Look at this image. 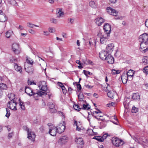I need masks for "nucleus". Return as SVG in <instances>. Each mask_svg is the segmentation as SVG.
I'll list each match as a JSON object with an SVG mask.
<instances>
[{"mask_svg":"<svg viewBox=\"0 0 148 148\" xmlns=\"http://www.w3.org/2000/svg\"><path fill=\"white\" fill-rule=\"evenodd\" d=\"M97 111H94L92 114V116L93 115H96L98 114L99 113H102L101 112L99 109H97Z\"/></svg>","mask_w":148,"mask_h":148,"instance_id":"de8ad7c7","label":"nucleus"},{"mask_svg":"<svg viewBox=\"0 0 148 148\" xmlns=\"http://www.w3.org/2000/svg\"><path fill=\"white\" fill-rule=\"evenodd\" d=\"M24 130L27 132V138L30 139L32 141H34L35 140L36 135L33 132H32L31 130H29V128L26 126L23 127Z\"/></svg>","mask_w":148,"mask_h":148,"instance_id":"f257e3e1","label":"nucleus"},{"mask_svg":"<svg viewBox=\"0 0 148 148\" xmlns=\"http://www.w3.org/2000/svg\"><path fill=\"white\" fill-rule=\"evenodd\" d=\"M7 20V18L5 14H3L2 10H0V21L5 22Z\"/></svg>","mask_w":148,"mask_h":148,"instance_id":"a211bd4d","label":"nucleus"},{"mask_svg":"<svg viewBox=\"0 0 148 148\" xmlns=\"http://www.w3.org/2000/svg\"><path fill=\"white\" fill-rule=\"evenodd\" d=\"M93 116H94L95 118L97 119L98 120L100 119V118H98L101 117L103 116L102 115H100V114L98 115L97 114L95 115H93Z\"/></svg>","mask_w":148,"mask_h":148,"instance_id":"3c124183","label":"nucleus"},{"mask_svg":"<svg viewBox=\"0 0 148 148\" xmlns=\"http://www.w3.org/2000/svg\"><path fill=\"white\" fill-rule=\"evenodd\" d=\"M63 91V92L64 93V92L66 93V88L64 86H62L61 87Z\"/></svg>","mask_w":148,"mask_h":148,"instance_id":"680f3d73","label":"nucleus"},{"mask_svg":"<svg viewBox=\"0 0 148 148\" xmlns=\"http://www.w3.org/2000/svg\"><path fill=\"white\" fill-rule=\"evenodd\" d=\"M74 108L77 110H80L82 109V108H80L79 107V106L77 104H74L73 105Z\"/></svg>","mask_w":148,"mask_h":148,"instance_id":"a19ab883","label":"nucleus"},{"mask_svg":"<svg viewBox=\"0 0 148 148\" xmlns=\"http://www.w3.org/2000/svg\"><path fill=\"white\" fill-rule=\"evenodd\" d=\"M115 18L116 19H121L123 18V17L122 16H115Z\"/></svg>","mask_w":148,"mask_h":148,"instance_id":"13d9d810","label":"nucleus"},{"mask_svg":"<svg viewBox=\"0 0 148 148\" xmlns=\"http://www.w3.org/2000/svg\"><path fill=\"white\" fill-rule=\"evenodd\" d=\"M20 105L22 110H24L25 109V107L23 103L20 101Z\"/></svg>","mask_w":148,"mask_h":148,"instance_id":"49530a36","label":"nucleus"},{"mask_svg":"<svg viewBox=\"0 0 148 148\" xmlns=\"http://www.w3.org/2000/svg\"><path fill=\"white\" fill-rule=\"evenodd\" d=\"M38 92V95H39V96H42L43 95H47V94H46L45 92H43L41 91Z\"/></svg>","mask_w":148,"mask_h":148,"instance_id":"8fccbe9b","label":"nucleus"},{"mask_svg":"<svg viewBox=\"0 0 148 148\" xmlns=\"http://www.w3.org/2000/svg\"><path fill=\"white\" fill-rule=\"evenodd\" d=\"M14 66L15 70L16 71L19 72L21 74L22 73V68L21 66H18L16 63H14Z\"/></svg>","mask_w":148,"mask_h":148,"instance_id":"412c9836","label":"nucleus"},{"mask_svg":"<svg viewBox=\"0 0 148 148\" xmlns=\"http://www.w3.org/2000/svg\"><path fill=\"white\" fill-rule=\"evenodd\" d=\"M104 19L101 17H98L95 20L96 23L98 26L101 25L102 23L104 22Z\"/></svg>","mask_w":148,"mask_h":148,"instance_id":"f3484780","label":"nucleus"},{"mask_svg":"<svg viewBox=\"0 0 148 148\" xmlns=\"http://www.w3.org/2000/svg\"><path fill=\"white\" fill-rule=\"evenodd\" d=\"M89 5L92 8H95L96 7L95 3L92 1H90L89 3Z\"/></svg>","mask_w":148,"mask_h":148,"instance_id":"ea45409f","label":"nucleus"},{"mask_svg":"<svg viewBox=\"0 0 148 148\" xmlns=\"http://www.w3.org/2000/svg\"><path fill=\"white\" fill-rule=\"evenodd\" d=\"M49 32L50 33H54L56 32L55 29L53 27H49L48 29Z\"/></svg>","mask_w":148,"mask_h":148,"instance_id":"a18cd8bd","label":"nucleus"},{"mask_svg":"<svg viewBox=\"0 0 148 148\" xmlns=\"http://www.w3.org/2000/svg\"><path fill=\"white\" fill-rule=\"evenodd\" d=\"M0 88L1 89L6 90L7 86L5 84L1 83L0 84Z\"/></svg>","mask_w":148,"mask_h":148,"instance_id":"c756f323","label":"nucleus"},{"mask_svg":"<svg viewBox=\"0 0 148 148\" xmlns=\"http://www.w3.org/2000/svg\"><path fill=\"white\" fill-rule=\"evenodd\" d=\"M108 54L106 51H102L99 53V57L101 59L105 60L107 56H108Z\"/></svg>","mask_w":148,"mask_h":148,"instance_id":"2eb2a0df","label":"nucleus"},{"mask_svg":"<svg viewBox=\"0 0 148 148\" xmlns=\"http://www.w3.org/2000/svg\"><path fill=\"white\" fill-rule=\"evenodd\" d=\"M38 86L40 89L43 91H46L47 89V85L46 82H40Z\"/></svg>","mask_w":148,"mask_h":148,"instance_id":"20e7f679","label":"nucleus"},{"mask_svg":"<svg viewBox=\"0 0 148 148\" xmlns=\"http://www.w3.org/2000/svg\"><path fill=\"white\" fill-rule=\"evenodd\" d=\"M12 31L9 30L6 33V36L7 38H9L11 36L12 34Z\"/></svg>","mask_w":148,"mask_h":148,"instance_id":"72a5a7b5","label":"nucleus"},{"mask_svg":"<svg viewBox=\"0 0 148 148\" xmlns=\"http://www.w3.org/2000/svg\"><path fill=\"white\" fill-rule=\"evenodd\" d=\"M64 15V13L62 11V10L60 9H59L57 13V17L58 18L62 17Z\"/></svg>","mask_w":148,"mask_h":148,"instance_id":"bb28decb","label":"nucleus"},{"mask_svg":"<svg viewBox=\"0 0 148 148\" xmlns=\"http://www.w3.org/2000/svg\"><path fill=\"white\" fill-rule=\"evenodd\" d=\"M43 33L44 35L45 36H48L49 35V33L47 31H44Z\"/></svg>","mask_w":148,"mask_h":148,"instance_id":"e2e57ef3","label":"nucleus"},{"mask_svg":"<svg viewBox=\"0 0 148 148\" xmlns=\"http://www.w3.org/2000/svg\"><path fill=\"white\" fill-rule=\"evenodd\" d=\"M128 77L126 74H123L121 76V79L123 83L125 84L126 83Z\"/></svg>","mask_w":148,"mask_h":148,"instance_id":"4be33fe9","label":"nucleus"},{"mask_svg":"<svg viewBox=\"0 0 148 148\" xmlns=\"http://www.w3.org/2000/svg\"><path fill=\"white\" fill-rule=\"evenodd\" d=\"M108 37L107 36V35H103L100 38V42L101 44H104L106 43L107 40V39Z\"/></svg>","mask_w":148,"mask_h":148,"instance_id":"5701e85b","label":"nucleus"},{"mask_svg":"<svg viewBox=\"0 0 148 148\" xmlns=\"http://www.w3.org/2000/svg\"><path fill=\"white\" fill-rule=\"evenodd\" d=\"M145 26L148 28V19L146 20L145 23Z\"/></svg>","mask_w":148,"mask_h":148,"instance_id":"338daca9","label":"nucleus"},{"mask_svg":"<svg viewBox=\"0 0 148 148\" xmlns=\"http://www.w3.org/2000/svg\"><path fill=\"white\" fill-rule=\"evenodd\" d=\"M65 125H63V124L60 123L58 126L57 127V128H56L57 132L59 134L62 133L65 130Z\"/></svg>","mask_w":148,"mask_h":148,"instance_id":"9d476101","label":"nucleus"},{"mask_svg":"<svg viewBox=\"0 0 148 148\" xmlns=\"http://www.w3.org/2000/svg\"><path fill=\"white\" fill-rule=\"evenodd\" d=\"M82 108V109L88 110L90 109V106H89L88 104H87L86 105L84 104H83Z\"/></svg>","mask_w":148,"mask_h":148,"instance_id":"c85d7f7f","label":"nucleus"},{"mask_svg":"<svg viewBox=\"0 0 148 148\" xmlns=\"http://www.w3.org/2000/svg\"><path fill=\"white\" fill-rule=\"evenodd\" d=\"M48 106L49 107L50 111L52 113H55L56 110L54 107V104L51 103H49L48 104Z\"/></svg>","mask_w":148,"mask_h":148,"instance_id":"6ab92c4d","label":"nucleus"},{"mask_svg":"<svg viewBox=\"0 0 148 148\" xmlns=\"http://www.w3.org/2000/svg\"><path fill=\"white\" fill-rule=\"evenodd\" d=\"M77 126L76 128V130L80 131L81 130H82L84 129V127L82 126Z\"/></svg>","mask_w":148,"mask_h":148,"instance_id":"09e8293b","label":"nucleus"},{"mask_svg":"<svg viewBox=\"0 0 148 148\" xmlns=\"http://www.w3.org/2000/svg\"><path fill=\"white\" fill-rule=\"evenodd\" d=\"M103 29L105 35H107V37L109 36L111 30V26L108 23H106L103 26Z\"/></svg>","mask_w":148,"mask_h":148,"instance_id":"f03ea898","label":"nucleus"},{"mask_svg":"<svg viewBox=\"0 0 148 148\" xmlns=\"http://www.w3.org/2000/svg\"><path fill=\"white\" fill-rule=\"evenodd\" d=\"M108 136V134L107 133L104 134L102 137V138L103 139V141L104 139H105Z\"/></svg>","mask_w":148,"mask_h":148,"instance_id":"6e6d98bb","label":"nucleus"},{"mask_svg":"<svg viewBox=\"0 0 148 148\" xmlns=\"http://www.w3.org/2000/svg\"><path fill=\"white\" fill-rule=\"evenodd\" d=\"M59 114L60 115L62 116V117H64V114L62 112L60 111L59 112Z\"/></svg>","mask_w":148,"mask_h":148,"instance_id":"774afa93","label":"nucleus"},{"mask_svg":"<svg viewBox=\"0 0 148 148\" xmlns=\"http://www.w3.org/2000/svg\"><path fill=\"white\" fill-rule=\"evenodd\" d=\"M140 50L143 53H145L148 51V42H140Z\"/></svg>","mask_w":148,"mask_h":148,"instance_id":"7ed1b4c3","label":"nucleus"},{"mask_svg":"<svg viewBox=\"0 0 148 148\" xmlns=\"http://www.w3.org/2000/svg\"><path fill=\"white\" fill-rule=\"evenodd\" d=\"M16 103L15 102L13 99L11 100V101L8 102L7 104L8 107L12 110H16Z\"/></svg>","mask_w":148,"mask_h":148,"instance_id":"39448f33","label":"nucleus"},{"mask_svg":"<svg viewBox=\"0 0 148 148\" xmlns=\"http://www.w3.org/2000/svg\"><path fill=\"white\" fill-rule=\"evenodd\" d=\"M26 61L27 63H25V64H26V65L27 64H30L32 65V64L33 62V61L32 60V59L29 58V59H27L26 60Z\"/></svg>","mask_w":148,"mask_h":148,"instance_id":"79ce46f5","label":"nucleus"},{"mask_svg":"<svg viewBox=\"0 0 148 148\" xmlns=\"http://www.w3.org/2000/svg\"><path fill=\"white\" fill-rule=\"evenodd\" d=\"M25 92L30 96L33 95V92L32 90L29 87H26L25 88Z\"/></svg>","mask_w":148,"mask_h":148,"instance_id":"aec40b11","label":"nucleus"},{"mask_svg":"<svg viewBox=\"0 0 148 148\" xmlns=\"http://www.w3.org/2000/svg\"><path fill=\"white\" fill-rule=\"evenodd\" d=\"M132 99L134 100H139L140 99L139 94L138 93L133 94L132 96Z\"/></svg>","mask_w":148,"mask_h":148,"instance_id":"393cba45","label":"nucleus"},{"mask_svg":"<svg viewBox=\"0 0 148 148\" xmlns=\"http://www.w3.org/2000/svg\"><path fill=\"white\" fill-rule=\"evenodd\" d=\"M139 40L140 42H148V35L146 33L142 34L139 36Z\"/></svg>","mask_w":148,"mask_h":148,"instance_id":"0eeeda50","label":"nucleus"},{"mask_svg":"<svg viewBox=\"0 0 148 148\" xmlns=\"http://www.w3.org/2000/svg\"><path fill=\"white\" fill-rule=\"evenodd\" d=\"M83 72L84 74L86 75L87 76V74L89 75H92V74L90 72L88 71H87L86 70H84Z\"/></svg>","mask_w":148,"mask_h":148,"instance_id":"5fc2aeb1","label":"nucleus"},{"mask_svg":"<svg viewBox=\"0 0 148 148\" xmlns=\"http://www.w3.org/2000/svg\"><path fill=\"white\" fill-rule=\"evenodd\" d=\"M143 72L146 74H148V66L145 67L143 69Z\"/></svg>","mask_w":148,"mask_h":148,"instance_id":"603ef678","label":"nucleus"},{"mask_svg":"<svg viewBox=\"0 0 148 148\" xmlns=\"http://www.w3.org/2000/svg\"><path fill=\"white\" fill-rule=\"evenodd\" d=\"M114 46L113 43L108 44L106 49V51L108 54H110L113 50Z\"/></svg>","mask_w":148,"mask_h":148,"instance_id":"f8f14e48","label":"nucleus"},{"mask_svg":"<svg viewBox=\"0 0 148 148\" xmlns=\"http://www.w3.org/2000/svg\"><path fill=\"white\" fill-rule=\"evenodd\" d=\"M78 99L80 101H83L84 99V95L80 93L78 96Z\"/></svg>","mask_w":148,"mask_h":148,"instance_id":"4c0bfd02","label":"nucleus"},{"mask_svg":"<svg viewBox=\"0 0 148 148\" xmlns=\"http://www.w3.org/2000/svg\"><path fill=\"white\" fill-rule=\"evenodd\" d=\"M29 31L30 33L32 34H34L35 32L32 29H29Z\"/></svg>","mask_w":148,"mask_h":148,"instance_id":"69168bd1","label":"nucleus"},{"mask_svg":"<svg viewBox=\"0 0 148 148\" xmlns=\"http://www.w3.org/2000/svg\"><path fill=\"white\" fill-rule=\"evenodd\" d=\"M143 63L144 65H145L148 63V57L145 56L143 59Z\"/></svg>","mask_w":148,"mask_h":148,"instance_id":"473e14b6","label":"nucleus"},{"mask_svg":"<svg viewBox=\"0 0 148 148\" xmlns=\"http://www.w3.org/2000/svg\"><path fill=\"white\" fill-rule=\"evenodd\" d=\"M73 125L82 126V123L80 122H77V121L75 120H74V123Z\"/></svg>","mask_w":148,"mask_h":148,"instance_id":"37998d69","label":"nucleus"},{"mask_svg":"<svg viewBox=\"0 0 148 148\" xmlns=\"http://www.w3.org/2000/svg\"><path fill=\"white\" fill-rule=\"evenodd\" d=\"M107 12L109 14L113 15L116 16L118 13V12L115 10L111 8L110 7H108L106 9Z\"/></svg>","mask_w":148,"mask_h":148,"instance_id":"9b49d317","label":"nucleus"},{"mask_svg":"<svg viewBox=\"0 0 148 148\" xmlns=\"http://www.w3.org/2000/svg\"><path fill=\"white\" fill-rule=\"evenodd\" d=\"M68 137L66 136H63L60 138L59 142L62 145L65 144L68 141Z\"/></svg>","mask_w":148,"mask_h":148,"instance_id":"4468645a","label":"nucleus"},{"mask_svg":"<svg viewBox=\"0 0 148 148\" xmlns=\"http://www.w3.org/2000/svg\"><path fill=\"white\" fill-rule=\"evenodd\" d=\"M134 72L132 70H130L127 72V73H126L128 77H130V79H132V77L133 76Z\"/></svg>","mask_w":148,"mask_h":148,"instance_id":"a878e982","label":"nucleus"},{"mask_svg":"<svg viewBox=\"0 0 148 148\" xmlns=\"http://www.w3.org/2000/svg\"><path fill=\"white\" fill-rule=\"evenodd\" d=\"M27 25L29 27L33 28L34 27H39V26L36 25H35L32 24V23L30 22H28L27 23Z\"/></svg>","mask_w":148,"mask_h":148,"instance_id":"cd10ccee","label":"nucleus"},{"mask_svg":"<svg viewBox=\"0 0 148 148\" xmlns=\"http://www.w3.org/2000/svg\"><path fill=\"white\" fill-rule=\"evenodd\" d=\"M12 49L15 53H18L20 52L19 45L17 43H14L12 44Z\"/></svg>","mask_w":148,"mask_h":148,"instance_id":"6e6552de","label":"nucleus"},{"mask_svg":"<svg viewBox=\"0 0 148 148\" xmlns=\"http://www.w3.org/2000/svg\"><path fill=\"white\" fill-rule=\"evenodd\" d=\"M25 69L29 74H32L33 73V70L30 67H28L25 64L24 65Z\"/></svg>","mask_w":148,"mask_h":148,"instance_id":"b1692460","label":"nucleus"},{"mask_svg":"<svg viewBox=\"0 0 148 148\" xmlns=\"http://www.w3.org/2000/svg\"><path fill=\"white\" fill-rule=\"evenodd\" d=\"M17 61V58H15L14 57H12L10 58V63H15Z\"/></svg>","mask_w":148,"mask_h":148,"instance_id":"c9c22d12","label":"nucleus"},{"mask_svg":"<svg viewBox=\"0 0 148 148\" xmlns=\"http://www.w3.org/2000/svg\"><path fill=\"white\" fill-rule=\"evenodd\" d=\"M77 144V147L79 148H82L83 146L84 142L82 138H79L75 140Z\"/></svg>","mask_w":148,"mask_h":148,"instance_id":"dca6fc26","label":"nucleus"},{"mask_svg":"<svg viewBox=\"0 0 148 148\" xmlns=\"http://www.w3.org/2000/svg\"><path fill=\"white\" fill-rule=\"evenodd\" d=\"M112 117L113 118V119H114V120H116V122H113V123H114L115 124L117 125L118 123V120L117 119L116 117V116H114Z\"/></svg>","mask_w":148,"mask_h":148,"instance_id":"bf43d9fd","label":"nucleus"},{"mask_svg":"<svg viewBox=\"0 0 148 148\" xmlns=\"http://www.w3.org/2000/svg\"><path fill=\"white\" fill-rule=\"evenodd\" d=\"M8 2L10 4L13 5L15 6L17 5V3L15 0H10Z\"/></svg>","mask_w":148,"mask_h":148,"instance_id":"f704fd0d","label":"nucleus"},{"mask_svg":"<svg viewBox=\"0 0 148 148\" xmlns=\"http://www.w3.org/2000/svg\"><path fill=\"white\" fill-rule=\"evenodd\" d=\"M57 130L56 127V126L51 127L49 129V133L51 135L55 136L56 135Z\"/></svg>","mask_w":148,"mask_h":148,"instance_id":"1a4fd4ad","label":"nucleus"},{"mask_svg":"<svg viewBox=\"0 0 148 148\" xmlns=\"http://www.w3.org/2000/svg\"><path fill=\"white\" fill-rule=\"evenodd\" d=\"M50 21L51 23L55 24H56L58 23V20L53 18H50Z\"/></svg>","mask_w":148,"mask_h":148,"instance_id":"58836bf2","label":"nucleus"},{"mask_svg":"<svg viewBox=\"0 0 148 148\" xmlns=\"http://www.w3.org/2000/svg\"><path fill=\"white\" fill-rule=\"evenodd\" d=\"M93 139H95L99 142H103V139L102 138V137L100 136H95L93 138Z\"/></svg>","mask_w":148,"mask_h":148,"instance_id":"7c9ffc66","label":"nucleus"},{"mask_svg":"<svg viewBox=\"0 0 148 148\" xmlns=\"http://www.w3.org/2000/svg\"><path fill=\"white\" fill-rule=\"evenodd\" d=\"M111 73L113 75L116 74H118L120 73V71L119 70H116L113 69L111 70Z\"/></svg>","mask_w":148,"mask_h":148,"instance_id":"e433bc0d","label":"nucleus"},{"mask_svg":"<svg viewBox=\"0 0 148 148\" xmlns=\"http://www.w3.org/2000/svg\"><path fill=\"white\" fill-rule=\"evenodd\" d=\"M112 142L113 145L116 147H119L120 146L122 145L123 144L122 141L117 138H112Z\"/></svg>","mask_w":148,"mask_h":148,"instance_id":"423d86ee","label":"nucleus"},{"mask_svg":"<svg viewBox=\"0 0 148 148\" xmlns=\"http://www.w3.org/2000/svg\"><path fill=\"white\" fill-rule=\"evenodd\" d=\"M105 60L107 61L108 64H113L114 62V58L110 54H108V55L107 56Z\"/></svg>","mask_w":148,"mask_h":148,"instance_id":"ddd939ff","label":"nucleus"},{"mask_svg":"<svg viewBox=\"0 0 148 148\" xmlns=\"http://www.w3.org/2000/svg\"><path fill=\"white\" fill-rule=\"evenodd\" d=\"M114 93L112 91H110L107 93L108 96L110 98H112L114 97Z\"/></svg>","mask_w":148,"mask_h":148,"instance_id":"2f4dec72","label":"nucleus"},{"mask_svg":"<svg viewBox=\"0 0 148 148\" xmlns=\"http://www.w3.org/2000/svg\"><path fill=\"white\" fill-rule=\"evenodd\" d=\"M6 114L5 115V116L7 117L8 118L10 114V111L8 109L6 108Z\"/></svg>","mask_w":148,"mask_h":148,"instance_id":"864d4df0","label":"nucleus"},{"mask_svg":"<svg viewBox=\"0 0 148 148\" xmlns=\"http://www.w3.org/2000/svg\"><path fill=\"white\" fill-rule=\"evenodd\" d=\"M14 135L13 132H12L11 133H9L8 134V139H10L11 138L12 136Z\"/></svg>","mask_w":148,"mask_h":148,"instance_id":"4d7b16f0","label":"nucleus"},{"mask_svg":"<svg viewBox=\"0 0 148 148\" xmlns=\"http://www.w3.org/2000/svg\"><path fill=\"white\" fill-rule=\"evenodd\" d=\"M85 86L86 88H91L92 87V86L88 84L85 85Z\"/></svg>","mask_w":148,"mask_h":148,"instance_id":"0e129e2a","label":"nucleus"},{"mask_svg":"<svg viewBox=\"0 0 148 148\" xmlns=\"http://www.w3.org/2000/svg\"><path fill=\"white\" fill-rule=\"evenodd\" d=\"M138 108L135 107L134 106H133L131 110V112L133 113H136L138 111Z\"/></svg>","mask_w":148,"mask_h":148,"instance_id":"c03bdc74","label":"nucleus"},{"mask_svg":"<svg viewBox=\"0 0 148 148\" xmlns=\"http://www.w3.org/2000/svg\"><path fill=\"white\" fill-rule=\"evenodd\" d=\"M77 89L79 90H80L82 89V87L80 84H77Z\"/></svg>","mask_w":148,"mask_h":148,"instance_id":"052dcab7","label":"nucleus"}]
</instances>
